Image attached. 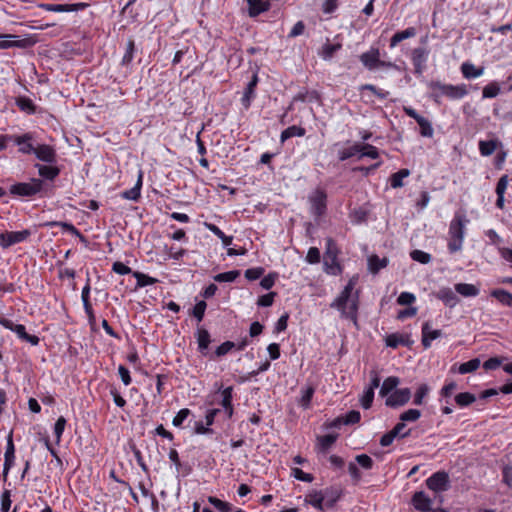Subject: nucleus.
<instances>
[{
  "label": "nucleus",
  "mask_w": 512,
  "mask_h": 512,
  "mask_svg": "<svg viewBox=\"0 0 512 512\" xmlns=\"http://www.w3.org/2000/svg\"><path fill=\"white\" fill-rule=\"evenodd\" d=\"M500 142L497 139L479 142V150L482 156H490L494 153Z\"/></svg>",
  "instance_id": "nucleus-37"
},
{
  "label": "nucleus",
  "mask_w": 512,
  "mask_h": 512,
  "mask_svg": "<svg viewBox=\"0 0 512 512\" xmlns=\"http://www.w3.org/2000/svg\"><path fill=\"white\" fill-rule=\"evenodd\" d=\"M428 391H429V388L426 384L420 385L414 395L413 403L415 405H421L423 403L424 397L428 394Z\"/></svg>",
  "instance_id": "nucleus-58"
},
{
  "label": "nucleus",
  "mask_w": 512,
  "mask_h": 512,
  "mask_svg": "<svg viewBox=\"0 0 512 512\" xmlns=\"http://www.w3.org/2000/svg\"><path fill=\"white\" fill-rule=\"evenodd\" d=\"M0 325L4 328L13 331L16 333L19 339L22 341L30 343L32 346H37L40 342V339L36 335H31L26 332L25 326L22 324H15L12 320L7 319L5 317H0Z\"/></svg>",
  "instance_id": "nucleus-7"
},
{
  "label": "nucleus",
  "mask_w": 512,
  "mask_h": 512,
  "mask_svg": "<svg viewBox=\"0 0 512 512\" xmlns=\"http://www.w3.org/2000/svg\"><path fill=\"white\" fill-rule=\"evenodd\" d=\"M460 70L463 77L468 80L478 78L484 73V67H476L470 62L462 63Z\"/></svg>",
  "instance_id": "nucleus-25"
},
{
  "label": "nucleus",
  "mask_w": 512,
  "mask_h": 512,
  "mask_svg": "<svg viewBox=\"0 0 512 512\" xmlns=\"http://www.w3.org/2000/svg\"><path fill=\"white\" fill-rule=\"evenodd\" d=\"M338 435L336 434H327L324 436L318 437V449L321 452H326L337 440Z\"/></svg>",
  "instance_id": "nucleus-39"
},
{
  "label": "nucleus",
  "mask_w": 512,
  "mask_h": 512,
  "mask_svg": "<svg viewBox=\"0 0 512 512\" xmlns=\"http://www.w3.org/2000/svg\"><path fill=\"white\" fill-rule=\"evenodd\" d=\"M378 149L375 146L363 142H356L343 147L338 151L339 160L345 161L350 158H357L358 160L369 157L371 159L378 158Z\"/></svg>",
  "instance_id": "nucleus-4"
},
{
  "label": "nucleus",
  "mask_w": 512,
  "mask_h": 512,
  "mask_svg": "<svg viewBox=\"0 0 512 512\" xmlns=\"http://www.w3.org/2000/svg\"><path fill=\"white\" fill-rule=\"evenodd\" d=\"M426 485L434 492L446 491L449 488V476L444 471H438L426 480Z\"/></svg>",
  "instance_id": "nucleus-13"
},
{
  "label": "nucleus",
  "mask_w": 512,
  "mask_h": 512,
  "mask_svg": "<svg viewBox=\"0 0 512 512\" xmlns=\"http://www.w3.org/2000/svg\"><path fill=\"white\" fill-rule=\"evenodd\" d=\"M417 29L415 27H408L405 30L396 32L390 39V48L396 47L403 40L415 37Z\"/></svg>",
  "instance_id": "nucleus-27"
},
{
  "label": "nucleus",
  "mask_w": 512,
  "mask_h": 512,
  "mask_svg": "<svg viewBox=\"0 0 512 512\" xmlns=\"http://www.w3.org/2000/svg\"><path fill=\"white\" fill-rule=\"evenodd\" d=\"M11 38H15V36L0 34V49H8L12 47L27 48L32 45L31 40L28 38L20 40H11Z\"/></svg>",
  "instance_id": "nucleus-17"
},
{
  "label": "nucleus",
  "mask_w": 512,
  "mask_h": 512,
  "mask_svg": "<svg viewBox=\"0 0 512 512\" xmlns=\"http://www.w3.org/2000/svg\"><path fill=\"white\" fill-rule=\"evenodd\" d=\"M49 226H61L65 231H68L80 238L81 241L85 242V237L79 232V230L72 224L66 222H50Z\"/></svg>",
  "instance_id": "nucleus-49"
},
{
  "label": "nucleus",
  "mask_w": 512,
  "mask_h": 512,
  "mask_svg": "<svg viewBox=\"0 0 512 512\" xmlns=\"http://www.w3.org/2000/svg\"><path fill=\"white\" fill-rule=\"evenodd\" d=\"M207 304L205 301H199L193 307V316L200 322L203 320Z\"/></svg>",
  "instance_id": "nucleus-56"
},
{
  "label": "nucleus",
  "mask_w": 512,
  "mask_h": 512,
  "mask_svg": "<svg viewBox=\"0 0 512 512\" xmlns=\"http://www.w3.org/2000/svg\"><path fill=\"white\" fill-rule=\"evenodd\" d=\"M265 270L263 267L249 268L245 271V277L249 281L257 280L263 276Z\"/></svg>",
  "instance_id": "nucleus-57"
},
{
  "label": "nucleus",
  "mask_w": 512,
  "mask_h": 512,
  "mask_svg": "<svg viewBox=\"0 0 512 512\" xmlns=\"http://www.w3.org/2000/svg\"><path fill=\"white\" fill-rule=\"evenodd\" d=\"M257 84H258V76L256 73H253L251 80L248 82V84L244 90L243 96L241 98V103L246 109L250 106L251 101L255 97V89L257 87Z\"/></svg>",
  "instance_id": "nucleus-19"
},
{
  "label": "nucleus",
  "mask_w": 512,
  "mask_h": 512,
  "mask_svg": "<svg viewBox=\"0 0 512 512\" xmlns=\"http://www.w3.org/2000/svg\"><path fill=\"white\" fill-rule=\"evenodd\" d=\"M322 493L325 496L324 505L326 508H333L342 494L340 489L334 487L327 488Z\"/></svg>",
  "instance_id": "nucleus-29"
},
{
  "label": "nucleus",
  "mask_w": 512,
  "mask_h": 512,
  "mask_svg": "<svg viewBox=\"0 0 512 512\" xmlns=\"http://www.w3.org/2000/svg\"><path fill=\"white\" fill-rule=\"evenodd\" d=\"M37 159L40 161L53 164L57 160L56 152L55 150L49 146V145H37L35 147L34 153Z\"/></svg>",
  "instance_id": "nucleus-16"
},
{
  "label": "nucleus",
  "mask_w": 512,
  "mask_h": 512,
  "mask_svg": "<svg viewBox=\"0 0 512 512\" xmlns=\"http://www.w3.org/2000/svg\"><path fill=\"white\" fill-rule=\"evenodd\" d=\"M232 393H233V387H226L221 391L222 394V400L221 405L223 408L231 406L232 405Z\"/></svg>",
  "instance_id": "nucleus-60"
},
{
  "label": "nucleus",
  "mask_w": 512,
  "mask_h": 512,
  "mask_svg": "<svg viewBox=\"0 0 512 512\" xmlns=\"http://www.w3.org/2000/svg\"><path fill=\"white\" fill-rule=\"evenodd\" d=\"M411 395L409 388L396 389L386 398L385 404L391 408L404 406L411 399Z\"/></svg>",
  "instance_id": "nucleus-11"
},
{
  "label": "nucleus",
  "mask_w": 512,
  "mask_h": 512,
  "mask_svg": "<svg viewBox=\"0 0 512 512\" xmlns=\"http://www.w3.org/2000/svg\"><path fill=\"white\" fill-rule=\"evenodd\" d=\"M249 5L248 14L250 17H256L270 9V0H247Z\"/></svg>",
  "instance_id": "nucleus-23"
},
{
  "label": "nucleus",
  "mask_w": 512,
  "mask_h": 512,
  "mask_svg": "<svg viewBox=\"0 0 512 512\" xmlns=\"http://www.w3.org/2000/svg\"><path fill=\"white\" fill-rule=\"evenodd\" d=\"M455 291L464 297H476L480 292L478 287L468 283L455 284Z\"/></svg>",
  "instance_id": "nucleus-33"
},
{
  "label": "nucleus",
  "mask_w": 512,
  "mask_h": 512,
  "mask_svg": "<svg viewBox=\"0 0 512 512\" xmlns=\"http://www.w3.org/2000/svg\"><path fill=\"white\" fill-rule=\"evenodd\" d=\"M11 491L10 490H4L1 494V512H9L11 508Z\"/></svg>",
  "instance_id": "nucleus-55"
},
{
  "label": "nucleus",
  "mask_w": 512,
  "mask_h": 512,
  "mask_svg": "<svg viewBox=\"0 0 512 512\" xmlns=\"http://www.w3.org/2000/svg\"><path fill=\"white\" fill-rule=\"evenodd\" d=\"M421 417V411L418 409H408L400 415V420L405 422H415Z\"/></svg>",
  "instance_id": "nucleus-51"
},
{
  "label": "nucleus",
  "mask_w": 512,
  "mask_h": 512,
  "mask_svg": "<svg viewBox=\"0 0 512 512\" xmlns=\"http://www.w3.org/2000/svg\"><path fill=\"white\" fill-rule=\"evenodd\" d=\"M399 383L400 380L396 376H390L386 378L380 387V396H389L393 391L396 390V387L399 385Z\"/></svg>",
  "instance_id": "nucleus-31"
},
{
  "label": "nucleus",
  "mask_w": 512,
  "mask_h": 512,
  "mask_svg": "<svg viewBox=\"0 0 512 512\" xmlns=\"http://www.w3.org/2000/svg\"><path fill=\"white\" fill-rule=\"evenodd\" d=\"M66 425V419L63 416H60L54 426V434L56 436L57 443L60 442L62 434L64 432Z\"/></svg>",
  "instance_id": "nucleus-59"
},
{
  "label": "nucleus",
  "mask_w": 512,
  "mask_h": 512,
  "mask_svg": "<svg viewBox=\"0 0 512 512\" xmlns=\"http://www.w3.org/2000/svg\"><path fill=\"white\" fill-rule=\"evenodd\" d=\"M357 464H359L362 468L369 470L372 469L374 461L367 454H360L355 457Z\"/></svg>",
  "instance_id": "nucleus-54"
},
{
  "label": "nucleus",
  "mask_w": 512,
  "mask_h": 512,
  "mask_svg": "<svg viewBox=\"0 0 512 512\" xmlns=\"http://www.w3.org/2000/svg\"><path fill=\"white\" fill-rule=\"evenodd\" d=\"M410 256L414 261L422 264H428L432 259L429 253L418 249L411 251Z\"/></svg>",
  "instance_id": "nucleus-50"
},
{
  "label": "nucleus",
  "mask_w": 512,
  "mask_h": 512,
  "mask_svg": "<svg viewBox=\"0 0 512 512\" xmlns=\"http://www.w3.org/2000/svg\"><path fill=\"white\" fill-rule=\"evenodd\" d=\"M206 228L221 239L224 246H229L232 243L233 237L227 236L224 232L215 224L205 223Z\"/></svg>",
  "instance_id": "nucleus-41"
},
{
  "label": "nucleus",
  "mask_w": 512,
  "mask_h": 512,
  "mask_svg": "<svg viewBox=\"0 0 512 512\" xmlns=\"http://www.w3.org/2000/svg\"><path fill=\"white\" fill-rule=\"evenodd\" d=\"M133 276L137 280V287H139V288H142V287H145V286H149V285H153V284H156L158 282V279L153 278V277H151L149 275H146V274H144L142 272H139V271L133 272Z\"/></svg>",
  "instance_id": "nucleus-43"
},
{
  "label": "nucleus",
  "mask_w": 512,
  "mask_h": 512,
  "mask_svg": "<svg viewBox=\"0 0 512 512\" xmlns=\"http://www.w3.org/2000/svg\"><path fill=\"white\" fill-rule=\"evenodd\" d=\"M422 345L425 349L431 346L432 340H435L441 336V330L431 328L430 322H425L422 325Z\"/></svg>",
  "instance_id": "nucleus-20"
},
{
  "label": "nucleus",
  "mask_w": 512,
  "mask_h": 512,
  "mask_svg": "<svg viewBox=\"0 0 512 512\" xmlns=\"http://www.w3.org/2000/svg\"><path fill=\"white\" fill-rule=\"evenodd\" d=\"M239 275H240V271L232 270V271L219 273V274L215 275L214 280L219 283L233 282L239 277Z\"/></svg>",
  "instance_id": "nucleus-46"
},
{
  "label": "nucleus",
  "mask_w": 512,
  "mask_h": 512,
  "mask_svg": "<svg viewBox=\"0 0 512 512\" xmlns=\"http://www.w3.org/2000/svg\"><path fill=\"white\" fill-rule=\"evenodd\" d=\"M386 345L391 348H397L398 346H410L412 341L408 335L393 333L386 337Z\"/></svg>",
  "instance_id": "nucleus-26"
},
{
  "label": "nucleus",
  "mask_w": 512,
  "mask_h": 512,
  "mask_svg": "<svg viewBox=\"0 0 512 512\" xmlns=\"http://www.w3.org/2000/svg\"><path fill=\"white\" fill-rule=\"evenodd\" d=\"M40 7L48 12H75L84 10L88 7L87 3L79 2V3H65V4H56V3H44L41 4Z\"/></svg>",
  "instance_id": "nucleus-12"
},
{
  "label": "nucleus",
  "mask_w": 512,
  "mask_h": 512,
  "mask_svg": "<svg viewBox=\"0 0 512 512\" xmlns=\"http://www.w3.org/2000/svg\"><path fill=\"white\" fill-rule=\"evenodd\" d=\"M388 265V259L386 257L379 258L377 255H372L368 258V268L373 274H377L382 268Z\"/></svg>",
  "instance_id": "nucleus-34"
},
{
  "label": "nucleus",
  "mask_w": 512,
  "mask_h": 512,
  "mask_svg": "<svg viewBox=\"0 0 512 512\" xmlns=\"http://www.w3.org/2000/svg\"><path fill=\"white\" fill-rule=\"evenodd\" d=\"M275 296V292H270L265 295H262L258 298L257 305L260 307H269L273 304Z\"/></svg>",
  "instance_id": "nucleus-62"
},
{
  "label": "nucleus",
  "mask_w": 512,
  "mask_h": 512,
  "mask_svg": "<svg viewBox=\"0 0 512 512\" xmlns=\"http://www.w3.org/2000/svg\"><path fill=\"white\" fill-rule=\"evenodd\" d=\"M501 92V86L500 83L497 81H491L486 86H484L482 90V98H495L497 97Z\"/></svg>",
  "instance_id": "nucleus-36"
},
{
  "label": "nucleus",
  "mask_w": 512,
  "mask_h": 512,
  "mask_svg": "<svg viewBox=\"0 0 512 512\" xmlns=\"http://www.w3.org/2000/svg\"><path fill=\"white\" fill-rule=\"evenodd\" d=\"M338 247L332 238L326 239V250L324 253V269L326 273L331 275H339L342 273V267L338 262Z\"/></svg>",
  "instance_id": "nucleus-5"
},
{
  "label": "nucleus",
  "mask_w": 512,
  "mask_h": 512,
  "mask_svg": "<svg viewBox=\"0 0 512 512\" xmlns=\"http://www.w3.org/2000/svg\"><path fill=\"white\" fill-rule=\"evenodd\" d=\"M406 113L413 117L417 123L419 124L420 128H431L430 122L423 116L417 114V112L412 108H405Z\"/></svg>",
  "instance_id": "nucleus-52"
},
{
  "label": "nucleus",
  "mask_w": 512,
  "mask_h": 512,
  "mask_svg": "<svg viewBox=\"0 0 512 512\" xmlns=\"http://www.w3.org/2000/svg\"><path fill=\"white\" fill-rule=\"evenodd\" d=\"M36 167L39 175L48 180H54L60 174V169L52 165L37 164Z\"/></svg>",
  "instance_id": "nucleus-35"
},
{
  "label": "nucleus",
  "mask_w": 512,
  "mask_h": 512,
  "mask_svg": "<svg viewBox=\"0 0 512 512\" xmlns=\"http://www.w3.org/2000/svg\"><path fill=\"white\" fill-rule=\"evenodd\" d=\"M327 195L324 190L316 189L310 196L311 213L316 217H320L326 212Z\"/></svg>",
  "instance_id": "nucleus-9"
},
{
  "label": "nucleus",
  "mask_w": 512,
  "mask_h": 512,
  "mask_svg": "<svg viewBox=\"0 0 512 512\" xmlns=\"http://www.w3.org/2000/svg\"><path fill=\"white\" fill-rule=\"evenodd\" d=\"M412 504L416 510L427 512L431 510V499L423 492H416L412 497Z\"/></svg>",
  "instance_id": "nucleus-22"
},
{
  "label": "nucleus",
  "mask_w": 512,
  "mask_h": 512,
  "mask_svg": "<svg viewBox=\"0 0 512 512\" xmlns=\"http://www.w3.org/2000/svg\"><path fill=\"white\" fill-rule=\"evenodd\" d=\"M43 181L37 178L30 182L16 183L10 187V193L17 196L30 197L34 196L42 190Z\"/></svg>",
  "instance_id": "nucleus-6"
},
{
  "label": "nucleus",
  "mask_w": 512,
  "mask_h": 512,
  "mask_svg": "<svg viewBox=\"0 0 512 512\" xmlns=\"http://www.w3.org/2000/svg\"><path fill=\"white\" fill-rule=\"evenodd\" d=\"M14 460H15V446H14V442H13V433L11 431L7 437V445H6L5 455H4V465H3V473H2V477H3L4 481L7 480L8 473L14 465Z\"/></svg>",
  "instance_id": "nucleus-14"
},
{
  "label": "nucleus",
  "mask_w": 512,
  "mask_h": 512,
  "mask_svg": "<svg viewBox=\"0 0 512 512\" xmlns=\"http://www.w3.org/2000/svg\"><path fill=\"white\" fill-rule=\"evenodd\" d=\"M355 285L356 278L353 277L348 281L341 293L330 304V307L338 310L341 318L351 320L357 327L359 295L357 291L353 293Z\"/></svg>",
  "instance_id": "nucleus-1"
},
{
  "label": "nucleus",
  "mask_w": 512,
  "mask_h": 512,
  "mask_svg": "<svg viewBox=\"0 0 512 512\" xmlns=\"http://www.w3.org/2000/svg\"><path fill=\"white\" fill-rule=\"evenodd\" d=\"M12 139H8V141H13L18 147L19 152L23 154H32L35 150V145L32 142V137L30 134H25L23 136H10Z\"/></svg>",
  "instance_id": "nucleus-18"
},
{
  "label": "nucleus",
  "mask_w": 512,
  "mask_h": 512,
  "mask_svg": "<svg viewBox=\"0 0 512 512\" xmlns=\"http://www.w3.org/2000/svg\"><path fill=\"white\" fill-rule=\"evenodd\" d=\"M429 50L425 47L414 48L411 52V61L414 67V74L420 76L426 70Z\"/></svg>",
  "instance_id": "nucleus-8"
},
{
  "label": "nucleus",
  "mask_w": 512,
  "mask_h": 512,
  "mask_svg": "<svg viewBox=\"0 0 512 512\" xmlns=\"http://www.w3.org/2000/svg\"><path fill=\"white\" fill-rule=\"evenodd\" d=\"M324 500L325 496H323L322 491H314L305 497L306 503L312 505L314 508L320 511H324L325 509Z\"/></svg>",
  "instance_id": "nucleus-32"
},
{
  "label": "nucleus",
  "mask_w": 512,
  "mask_h": 512,
  "mask_svg": "<svg viewBox=\"0 0 512 512\" xmlns=\"http://www.w3.org/2000/svg\"><path fill=\"white\" fill-rule=\"evenodd\" d=\"M142 184H143V172L140 170L138 173V178H137V181H136V184L134 185V187H132L129 190L123 191L121 193V197L123 199L137 201L141 196Z\"/></svg>",
  "instance_id": "nucleus-24"
},
{
  "label": "nucleus",
  "mask_w": 512,
  "mask_h": 512,
  "mask_svg": "<svg viewBox=\"0 0 512 512\" xmlns=\"http://www.w3.org/2000/svg\"><path fill=\"white\" fill-rule=\"evenodd\" d=\"M416 300V297L414 294L410 292H402L399 297L397 298V303L399 305H411Z\"/></svg>",
  "instance_id": "nucleus-63"
},
{
  "label": "nucleus",
  "mask_w": 512,
  "mask_h": 512,
  "mask_svg": "<svg viewBox=\"0 0 512 512\" xmlns=\"http://www.w3.org/2000/svg\"><path fill=\"white\" fill-rule=\"evenodd\" d=\"M479 366H480V360L478 358H474L465 363H462L459 366L458 371L460 374H467V373L474 372L475 370H477L479 368Z\"/></svg>",
  "instance_id": "nucleus-45"
},
{
  "label": "nucleus",
  "mask_w": 512,
  "mask_h": 512,
  "mask_svg": "<svg viewBox=\"0 0 512 512\" xmlns=\"http://www.w3.org/2000/svg\"><path fill=\"white\" fill-rule=\"evenodd\" d=\"M468 222L465 215L456 213L449 226V242L448 249L450 253L458 252L462 249L465 226Z\"/></svg>",
  "instance_id": "nucleus-3"
},
{
  "label": "nucleus",
  "mask_w": 512,
  "mask_h": 512,
  "mask_svg": "<svg viewBox=\"0 0 512 512\" xmlns=\"http://www.w3.org/2000/svg\"><path fill=\"white\" fill-rule=\"evenodd\" d=\"M476 397L469 392H462L455 396V402L461 407L468 406L475 402Z\"/></svg>",
  "instance_id": "nucleus-47"
},
{
  "label": "nucleus",
  "mask_w": 512,
  "mask_h": 512,
  "mask_svg": "<svg viewBox=\"0 0 512 512\" xmlns=\"http://www.w3.org/2000/svg\"><path fill=\"white\" fill-rule=\"evenodd\" d=\"M410 175L408 169H401L398 172L391 175L390 184L393 188H400L403 186V179Z\"/></svg>",
  "instance_id": "nucleus-44"
},
{
  "label": "nucleus",
  "mask_w": 512,
  "mask_h": 512,
  "mask_svg": "<svg viewBox=\"0 0 512 512\" xmlns=\"http://www.w3.org/2000/svg\"><path fill=\"white\" fill-rule=\"evenodd\" d=\"M436 297L450 308L455 307L459 302V298L457 297L455 292L449 287L441 288L436 293Z\"/></svg>",
  "instance_id": "nucleus-21"
},
{
  "label": "nucleus",
  "mask_w": 512,
  "mask_h": 512,
  "mask_svg": "<svg viewBox=\"0 0 512 512\" xmlns=\"http://www.w3.org/2000/svg\"><path fill=\"white\" fill-rule=\"evenodd\" d=\"M208 502L218 511L220 512H230L231 504L225 501H222L214 496L208 497Z\"/></svg>",
  "instance_id": "nucleus-48"
},
{
  "label": "nucleus",
  "mask_w": 512,
  "mask_h": 512,
  "mask_svg": "<svg viewBox=\"0 0 512 512\" xmlns=\"http://www.w3.org/2000/svg\"><path fill=\"white\" fill-rule=\"evenodd\" d=\"M491 297L495 298L500 304L512 308V293L505 289H494L490 292Z\"/></svg>",
  "instance_id": "nucleus-30"
},
{
  "label": "nucleus",
  "mask_w": 512,
  "mask_h": 512,
  "mask_svg": "<svg viewBox=\"0 0 512 512\" xmlns=\"http://www.w3.org/2000/svg\"><path fill=\"white\" fill-rule=\"evenodd\" d=\"M235 343L232 341H225L215 350V354L218 357L226 355L229 351H231L235 347Z\"/></svg>",
  "instance_id": "nucleus-64"
},
{
  "label": "nucleus",
  "mask_w": 512,
  "mask_h": 512,
  "mask_svg": "<svg viewBox=\"0 0 512 512\" xmlns=\"http://www.w3.org/2000/svg\"><path fill=\"white\" fill-rule=\"evenodd\" d=\"M31 235L30 230L0 233V246L7 249L10 246L25 241Z\"/></svg>",
  "instance_id": "nucleus-10"
},
{
  "label": "nucleus",
  "mask_w": 512,
  "mask_h": 512,
  "mask_svg": "<svg viewBox=\"0 0 512 512\" xmlns=\"http://www.w3.org/2000/svg\"><path fill=\"white\" fill-rule=\"evenodd\" d=\"M431 90V96L435 101H438L442 97H446L451 100H459L464 98L468 94V87L466 84H445L440 81H431L429 83Z\"/></svg>",
  "instance_id": "nucleus-2"
},
{
  "label": "nucleus",
  "mask_w": 512,
  "mask_h": 512,
  "mask_svg": "<svg viewBox=\"0 0 512 512\" xmlns=\"http://www.w3.org/2000/svg\"><path fill=\"white\" fill-rule=\"evenodd\" d=\"M196 335L199 350L203 352L204 350L208 349V346L211 342L209 332L204 328H199Z\"/></svg>",
  "instance_id": "nucleus-42"
},
{
  "label": "nucleus",
  "mask_w": 512,
  "mask_h": 512,
  "mask_svg": "<svg viewBox=\"0 0 512 512\" xmlns=\"http://www.w3.org/2000/svg\"><path fill=\"white\" fill-rule=\"evenodd\" d=\"M135 54V42L133 39H129L126 45V51L122 57L121 65L128 68L134 58Z\"/></svg>",
  "instance_id": "nucleus-38"
},
{
  "label": "nucleus",
  "mask_w": 512,
  "mask_h": 512,
  "mask_svg": "<svg viewBox=\"0 0 512 512\" xmlns=\"http://www.w3.org/2000/svg\"><path fill=\"white\" fill-rule=\"evenodd\" d=\"M374 399V391L372 389L366 388L363 392V395L360 398L361 406L364 409H369L372 406Z\"/></svg>",
  "instance_id": "nucleus-53"
},
{
  "label": "nucleus",
  "mask_w": 512,
  "mask_h": 512,
  "mask_svg": "<svg viewBox=\"0 0 512 512\" xmlns=\"http://www.w3.org/2000/svg\"><path fill=\"white\" fill-rule=\"evenodd\" d=\"M15 104L19 108L20 111L26 114H34L37 111V106L35 103L26 96H18L15 98Z\"/></svg>",
  "instance_id": "nucleus-28"
},
{
  "label": "nucleus",
  "mask_w": 512,
  "mask_h": 512,
  "mask_svg": "<svg viewBox=\"0 0 512 512\" xmlns=\"http://www.w3.org/2000/svg\"><path fill=\"white\" fill-rule=\"evenodd\" d=\"M315 393V389L313 386H307L301 389V397L298 401V404L304 409L309 408L312 397Z\"/></svg>",
  "instance_id": "nucleus-40"
},
{
  "label": "nucleus",
  "mask_w": 512,
  "mask_h": 512,
  "mask_svg": "<svg viewBox=\"0 0 512 512\" xmlns=\"http://www.w3.org/2000/svg\"><path fill=\"white\" fill-rule=\"evenodd\" d=\"M190 410L188 408L181 409L176 416L173 418L172 424L176 427H180L182 423L187 419L190 415Z\"/></svg>",
  "instance_id": "nucleus-61"
},
{
  "label": "nucleus",
  "mask_w": 512,
  "mask_h": 512,
  "mask_svg": "<svg viewBox=\"0 0 512 512\" xmlns=\"http://www.w3.org/2000/svg\"><path fill=\"white\" fill-rule=\"evenodd\" d=\"M360 61L368 70L378 68L380 63V51L378 48H371L369 51L360 55Z\"/></svg>",
  "instance_id": "nucleus-15"
}]
</instances>
